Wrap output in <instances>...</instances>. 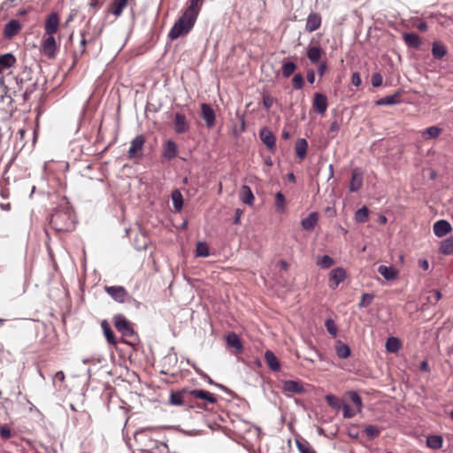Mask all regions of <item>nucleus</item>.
<instances>
[{
    "instance_id": "obj_59",
    "label": "nucleus",
    "mask_w": 453,
    "mask_h": 453,
    "mask_svg": "<svg viewBox=\"0 0 453 453\" xmlns=\"http://www.w3.org/2000/svg\"><path fill=\"white\" fill-rule=\"evenodd\" d=\"M418 264L424 271H427L429 269V262L427 259H418Z\"/></svg>"
},
{
    "instance_id": "obj_42",
    "label": "nucleus",
    "mask_w": 453,
    "mask_h": 453,
    "mask_svg": "<svg viewBox=\"0 0 453 453\" xmlns=\"http://www.w3.org/2000/svg\"><path fill=\"white\" fill-rule=\"evenodd\" d=\"M296 69V65L292 62L288 61L283 64L282 65V75L285 78H288Z\"/></svg>"
},
{
    "instance_id": "obj_22",
    "label": "nucleus",
    "mask_w": 453,
    "mask_h": 453,
    "mask_svg": "<svg viewBox=\"0 0 453 453\" xmlns=\"http://www.w3.org/2000/svg\"><path fill=\"white\" fill-rule=\"evenodd\" d=\"M401 103V92L397 91L393 95H389L379 99L377 105H395Z\"/></svg>"
},
{
    "instance_id": "obj_14",
    "label": "nucleus",
    "mask_w": 453,
    "mask_h": 453,
    "mask_svg": "<svg viewBox=\"0 0 453 453\" xmlns=\"http://www.w3.org/2000/svg\"><path fill=\"white\" fill-rule=\"evenodd\" d=\"M313 108L319 114H324L327 109V98L321 93L314 95Z\"/></svg>"
},
{
    "instance_id": "obj_3",
    "label": "nucleus",
    "mask_w": 453,
    "mask_h": 453,
    "mask_svg": "<svg viewBox=\"0 0 453 453\" xmlns=\"http://www.w3.org/2000/svg\"><path fill=\"white\" fill-rule=\"evenodd\" d=\"M59 50L54 35H48L43 39L41 45V53L50 59L56 58L57 53Z\"/></svg>"
},
{
    "instance_id": "obj_20",
    "label": "nucleus",
    "mask_w": 453,
    "mask_h": 453,
    "mask_svg": "<svg viewBox=\"0 0 453 453\" xmlns=\"http://www.w3.org/2000/svg\"><path fill=\"white\" fill-rule=\"evenodd\" d=\"M189 395L194 398L202 399L210 403H214L217 401L214 395L206 390L195 389L190 391Z\"/></svg>"
},
{
    "instance_id": "obj_27",
    "label": "nucleus",
    "mask_w": 453,
    "mask_h": 453,
    "mask_svg": "<svg viewBox=\"0 0 453 453\" xmlns=\"http://www.w3.org/2000/svg\"><path fill=\"white\" fill-rule=\"evenodd\" d=\"M265 359L267 365L270 367V369L272 371H273V372L280 371V365L273 352H272L271 350H267L265 354Z\"/></svg>"
},
{
    "instance_id": "obj_11",
    "label": "nucleus",
    "mask_w": 453,
    "mask_h": 453,
    "mask_svg": "<svg viewBox=\"0 0 453 453\" xmlns=\"http://www.w3.org/2000/svg\"><path fill=\"white\" fill-rule=\"evenodd\" d=\"M321 22L322 19L320 14L318 12H311L306 19L305 30L309 33L314 32L320 27Z\"/></svg>"
},
{
    "instance_id": "obj_50",
    "label": "nucleus",
    "mask_w": 453,
    "mask_h": 453,
    "mask_svg": "<svg viewBox=\"0 0 453 453\" xmlns=\"http://www.w3.org/2000/svg\"><path fill=\"white\" fill-rule=\"evenodd\" d=\"M365 434L368 438L373 439L380 434V428L376 426H368L365 429Z\"/></svg>"
},
{
    "instance_id": "obj_61",
    "label": "nucleus",
    "mask_w": 453,
    "mask_h": 453,
    "mask_svg": "<svg viewBox=\"0 0 453 453\" xmlns=\"http://www.w3.org/2000/svg\"><path fill=\"white\" fill-rule=\"evenodd\" d=\"M242 214V211L241 209H236L235 210L234 219V224H239L240 223V219H241Z\"/></svg>"
},
{
    "instance_id": "obj_46",
    "label": "nucleus",
    "mask_w": 453,
    "mask_h": 453,
    "mask_svg": "<svg viewBox=\"0 0 453 453\" xmlns=\"http://www.w3.org/2000/svg\"><path fill=\"white\" fill-rule=\"evenodd\" d=\"M170 403L176 406L183 404V395L180 392H173L170 395Z\"/></svg>"
},
{
    "instance_id": "obj_51",
    "label": "nucleus",
    "mask_w": 453,
    "mask_h": 453,
    "mask_svg": "<svg viewBox=\"0 0 453 453\" xmlns=\"http://www.w3.org/2000/svg\"><path fill=\"white\" fill-rule=\"evenodd\" d=\"M293 86L296 89L303 88L304 85V80L301 73H296L292 79Z\"/></svg>"
},
{
    "instance_id": "obj_25",
    "label": "nucleus",
    "mask_w": 453,
    "mask_h": 453,
    "mask_svg": "<svg viewBox=\"0 0 453 453\" xmlns=\"http://www.w3.org/2000/svg\"><path fill=\"white\" fill-rule=\"evenodd\" d=\"M363 185V175L357 171L354 170L351 174V180L349 183V191L356 192Z\"/></svg>"
},
{
    "instance_id": "obj_36",
    "label": "nucleus",
    "mask_w": 453,
    "mask_h": 453,
    "mask_svg": "<svg viewBox=\"0 0 453 453\" xmlns=\"http://www.w3.org/2000/svg\"><path fill=\"white\" fill-rule=\"evenodd\" d=\"M432 53L435 58L441 59L447 54V50L441 42H434L432 46Z\"/></svg>"
},
{
    "instance_id": "obj_6",
    "label": "nucleus",
    "mask_w": 453,
    "mask_h": 453,
    "mask_svg": "<svg viewBox=\"0 0 453 453\" xmlns=\"http://www.w3.org/2000/svg\"><path fill=\"white\" fill-rule=\"evenodd\" d=\"M104 290L118 303H124L128 296L126 288L121 286H106Z\"/></svg>"
},
{
    "instance_id": "obj_43",
    "label": "nucleus",
    "mask_w": 453,
    "mask_h": 453,
    "mask_svg": "<svg viewBox=\"0 0 453 453\" xmlns=\"http://www.w3.org/2000/svg\"><path fill=\"white\" fill-rule=\"evenodd\" d=\"M196 250L199 257H206L210 255L208 245L203 242H197Z\"/></svg>"
},
{
    "instance_id": "obj_37",
    "label": "nucleus",
    "mask_w": 453,
    "mask_h": 453,
    "mask_svg": "<svg viewBox=\"0 0 453 453\" xmlns=\"http://www.w3.org/2000/svg\"><path fill=\"white\" fill-rule=\"evenodd\" d=\"M101 326L103 328L104 336H105L108 343L116 345L117 342L115 340L114 334H113L112 330L111 329V327L109 326L108 323L105 320H104L101 323Z\"/></svg>"
},
{
    "instance_id": "obj_23",
    "label": "nucleus",
    "mask_w": 453,
    "mask_h": 453,
    "mask_svg": "<svg viewBox=\"0 0 453 453\" xmlns=\"http://www.w3.org/2000/svg\"><path fill=\"white\" fill-rule=\"evenodd\" d=\"M177 153L178 150L176 143L172 140L167 141L164 147L163 157L168 160H172L176 157Z\"/></svg>"
},
{
    "instance_id": "obj_12",
    "label": "nucleus",
    "mask_w": 453,
    "mask_h": 453,
    "mask_svg": "<svg viewBox=\"0 0 453 453\" xmlns=\"http://www.w3.org/2000/svg\"><path fill=\"white\" fill-rule=\"evenodd\" d=\"M260 139L263 143L271 151L275 150V136L271 130L266 127H264L259 132Z\"/></svg>"
},
{
    "instance_id": "obj_63",
    "label": "nucleus",
    "mask_w": 453,
    "mask_h": 453,
    "mask_svg": "<svg viewBox=\"0 0 453 453\" xmlns=\"http://www.w3.org/2000/svg\"><path fill=\"white\" fill-rule=\"evenodd\" d=\"M55 379L63 381L65 380V373L62 371L57 372Z\"/></svg>"
},
{
    "instance_id": "obj_53",
    "label": "nucleus",
    "mask_w": 453,
    "mask_h": 453,
    "mask_svg": "<svg viewBox=\"0 0 453 453\" xmlns=\"http://www.w3.org/2000/svg\"><path fill=\"white\" fill-rule=\"evenodd\" d=\"M349 398L350 400L356 404L357 407V411H360L362 409V399L359 396V395L355 391L349 392Z\"/></svg>"
},
{
    "instance_id": "obj_2",
    "label": "nucleus",
    "mask_w": 453,
    "mask_h": 453,
    "mask_svg": "<svg viewBox=\"0 0 453 453\" xmlns=\"http://www.w3.org/2000/svg\"><path fill=\"white\" fill-rule=\"evenodd\" d=\"M50 224L57 232L72 231L75 226V217L72 209L65 205L54 211Z\"/></svg>"
},
{
    "instance_id": "obj_47",
    "label": "nucleus",
    "mask_w": 453,
    "mask_h": 453,
    "mask_svg": "<svg viewBox=\"0 0 453 453\" xmlns=\"http://www.w3.org/2000/svg\"><path fill=\"white\" fill-rule=\"evenodd\" d=\"M441 293L440 290L434 289L428 293L426 300L431 304H435L441 298Z\"/></svg>"
},
{
    "instance_id": "obj_38",
    "label": "nucleus",
    "mask_w": 453,
    "mask_h": 453,
    "mask_svg": "<svg viewBox=\"0 0 453 453\" xmlns=\"http://www.w3.org/2000/svg\"><path fill=\"white\" fill-rule=\"evenodd\" d=\"M368 218H369V210L365 206L361 207L355 213V220L358 223L366 222Z\"/></svg>"
},
{
    "instance_id": "obj_41",
    "label": "nucleus",
    "mask_w": 453,
    "mask_h": 453,
    "mask_svg": "<svg viewBox=\"0 0 453 453\" xmlns=\"http://www.w3.org/2000/svg\"><path fill=\"white\" fill-rule=\"evenodd\" d=\"M286 200L285 196L281 192H278L275 195V208L279 212H283L285 210Z\"/></svg>"
},
{
    "instance_id": "obj_7",
    "label": "nucleus",
    "mask_w": 453,
    "mask_h": 453,
    "mask_svg": "<svg viewBox=\"0 0 453 453\" xmlns=\"http://www.w3.org/2000/svg\"><path fill=\"white\" fill-rule=\"evenodd\" d=\"M21 28L22 25L19 20L11 19L4 27V37L7 40H11L20 32Z\"/></svg>"
},
{
    "instance_id": "obj_10",
    "label": "nucleus",
    "mask_w": 453,
    "mask_h": 453,
    "mask_svg": "<svg viewBox=\"0 0 453 453\" xmlns=\"http://www.w3.org/2000/svg\"><path fill=\"white\" fill-rule=\"evenodd\" d=\"M433 231L435 236L443 237L452 231L450 223L445 219L436 221L433 226Z\"/></svg>"
},
{
    "instance_id": "obj_34",
    "label": "nucleus",
    "mask_w": 453,
    "mask_h": 453,
    "mask_svg": "<svg viewBox=\"0 0 453 453\" xmlns=\"http://www.w3.org/2000/svg\"><path fill=\"white\" fill-rule=\"evenodd\" d=\"M441 133V128L433 126L424 129L421 132L422 137L426 140L438 137Z\"/></svg>"
},
{
    "instance_id": "obj_9",
    "label": "nucleus",
    "mask_w": 453,
    "mask_h": 453,
    "mask_svg": "<svg viewBox=\"0 0 453 453\" xmlns=\"http://www.w3.org/2000/svg\"><path fill=\"white\" fill-rule=\"evenodd\" d=\"M59 27V16L56 12L50 13L45 21L44 29L47 35H54Z\"/></svg>"
},
{
    "instance_id": "obj_15",
    "label": "nucleus",
    "mask_w": 453,
    "mask_h": 453,
    "mask_svg": "<svg viewBox=\"0 0 453 453\" xmlns=\"http://www.w3.org/2000/svg\"><path fill=\"white\" fill-rule=\"evenodd\" d=\"M282 389L285 393L302 394L304 392L303 384L297 380L283 381Z\"/></svg>"
},
{
    "instance_id": "obj_19",
    "label": "nucleus",
    "mask_w": 453,
    "mask_h": 453,
    "mask_svg": "<svg viewBox=\"0 0 453 453\" xmlns=\"http://www.w3.org/2000/svg\"><path fill=\"white\" fill-rule=\"evenodd\" d=\"M239 198L243 203L247 205H253L255 200L251 188L247 185H242L241 187Z\"/></svg>"
},
{
    "instance_id": "obj_28",
    "label": "nucleus",
    "mask_w": 453,
    "mask_h": 453,
    "mask_svg": "<svg viewBox=\"0 0 453 453\" xmlns=\"http://www.w3.org/2000/svg\"><path fill=\"white\" fill-rule=\"evenodd\" d=\"M226 343L229 347L234 348L238 352L243 349L240 337L235 333H230L226 336Z\"/></svg>"
},
{
    "instance_id": "obj_39",
    "label": "nucleus",
    "mask_w": 453,
    "mask_h": 453,
    "mask_svg": "<svg viewBox=\"0 0 453 453\" xmlns=\"http://www.w3.org/2000/svg\"><path fill=\"white\" fill-rule=\"evenodd\" d=\"M172 200L174 209L178 211H180L183 206V198L181 193L179 190H174L172 193Z\"/></svg>"
},
{
    "instance_id": "obj_44",
    "label": "nucleus",
    "mask_w": 453,
    "mask_h": 453,
    "mask_svg": "<svg viewBox=\"0 0 453 453\" xmlns=\"http://www.w3.org/2000/svg\"><path fill=\"white\" fill-rule=\"evenodd\" d=\"M296 445L300 453H316L314 449L310 445L308 441H296Z\"/></svg>"
},
{
    "instance_id": "obj_26",
    "label": "nucleus",
    "mask_w": 453,
    "mask_h": 453,
    "mask_svg": "<svg viewBox=\"0 0 453 453\" xmlns=\"http://www.w3.org/2000/svg\"><path fill=\"white\" fill-rule=\"evenodd\" d=\"M323 53V50L319 46H310L307 49V58L312 64L319 63Z\"/></svg>"
},
{
    "instance_id": "obj_48",
    "label": "nucleus",
    "mask_w": 453,
    "mask_h": 453,
    "mask_svg": "<svg viewBox=\"0 0 453 453\" xmlns=\"http://www.w3.org/2000/svg\"><path fill=\"white\" fill-rule=\"evenodd\" d=\"M373 298H374V296L372 294H367V293L363 294L361 296V300L358 303V306L360 308L369 306L372 303Z\"/></svg>"
},
{
    "instance_id": "obj_29",
    "label": "nucleus",
    "mask_w": 453,
    "mask_h": 453,
    "mask_svg": "<svg viewBox=\"0 0 453 453\" xmlns=\"http://www.w3.org/2000/svg\"><path fill=\"white\" fill-rule=\"evenodd\" d=\"M402 347L401 342L398 338L390 336L387 339L385 348L388 352L396 353Z\"/></svg>"
},
{
    "instance_id": "obj_62",
    "label": "nucleus",
    "mask_w": 453,
    "mask_h": 453,
    "mask_svg": "<svg viewBox=\"0 0 453 453\" xmlns=\"http://www.w3.org/2000/svg\"><path fill=\"white\" fill-rule=\"evenodd\" d=\"M340 129V125L339 123L335 120V121H333L330 125V128L329 130L331 132H337L338 130Z\"/></svg>"
},
{
    "instance_id": "obj_56",
    "label": "nucleus",
    "mask_w": 453,
    "mask_h": 453,
    "mask_svg": "<svg viewBox=\"0 0 453 453\" xmlns=\"http://www.w3.org/2000/svg\"><path fill=\"white\" fill-rule=\"evenodd\" d=\"M273 99L270 96H264L263 105L265 109H270L273 106Z\"/></svg>"
},
{
    "instance_id": "obj_1",
    "label": "nucleus",
    "mask_w": 453,
    "mask_h": 453,
    "mask_svg": "<svg viewBox=\"0 0 453 453\" xmlns=\"http://www.w3.org/2000/svg\"><path fill=\"white\" fill-rule=\"evenodd\" d=\"M203 4V0H188V5L169 32L172 40L187 35L194 27Z\"/></svg>"
},
{
    "instance_id": "obj_58",
    "label": "nucleus",
    "mask_w": 453,
    "mask_h": 453,
    "mask_svg": "<svg viewBox=\"0 0 453 453\" xmlns=\"http://www.w3.org/2000/svg\"><path fill=\"white\" fill-rule=\"evenodd\" d=\"M351 82L356 87H358L361 84V77L358 73L356 72L352 73Z\"/></svg>"
},
{
    "instance_id": "obj_64",
    "label": "nucleus",
    "mask_w": 453,
    "mask_h": 453,
    "mask_svg": "<svg viewBox=\"0 0 453 453\" xmlns=\"http://www.w3.org/2000/svg\"><path fill=\"white\" fill-rule=\"evenodd\" d=\"M427 24L426 22H420L418 25V29L420 31H426L427 30Z\"/></svg>"
},
{
    "instance_id": "obj_35",
    "label": "nucleus",
    "mask_w": 453,
    "mask_h": 453,
    "mask_svg": "<svg viewBox=\"0 0 453 453\" xmlns=\"http://www.w3.org/2000/svg\"><path fill=\"white\" fill-rule=\"evenodd\" d=\"M308 148L307 141L303 138L299 139L296 144V154L300 159H303L306 156Z\"/></svg>"
},
{
    "instance_id": "obj_24",
    "label": "nucleus",
    "mask_w": 453,
    "mask_h": 453,
    "mask_svg": "<svg viewBox=\"0 0 453 453\" xmlns=\"http://www.w3.org/2000/svg\"><path fill=\"white\" fill-rule=\"evenodd\" d=\"M174 129L176 133L182 134L188 129V125L186 121V118L181 113H176L174 116Z\"/></svg>"
},
{
    "instance_id": "obj_33",
    "label": "nucleus",
    "mask_w": 453,
    "mask_h": 453,
    "mask_svg": "<svg viewBox=\"0 0 453 453\" xmlns=\"http://www.w3.org/2000/svg\"><path fill=\"white\" fill-rule=\"evenodd\" d=\"M443 440L440 435H429L426 437V445L433 449H439L442 447Z\"/></svg>"
},
{
    "instance_id": "obj_30",
    "label": "nucleus",
    "mask_w": 453,
    "mask_h": 453,
    "mask_svg": "<svg viewBox=\"0 0 453 453\" xmlns=\"http://www.w3.org/2000/svg\"><path fill=\"white\" fill-rule=\"evenodd\" d=\"M439 251L446 256L453 255V235L444 239L441 242Z\"/></svg>"
},
{
    "instance_id": "obj_45",
    "label": "nucleus",
    "mask_w": 453,
    "mask_h": 453,
    "mask_svg": "<svg viewBox=\"0 0 453 453\" xmlns=\"http://www.w3.org/2000/svg\"><path fill=\"white\" fill-rule=\"evenodd\" d=\"M325 326L327 332L333 336L336 337L338 333V328L335 322L332 319H327L325 321Z\"/></svg>"
},
{
    "instance_id": "obj_54",
    "label": "nucleus",
    "mask_w": 453,
    "mask_h": 453,
    "mask_svg": "<svg viewBox=\"0 0 453 453\" xmlns=\"http://www.w3.org/2000/svg\"><path fill=\"white\" fill-rule=\"evenodd\" d=\"M383 79L380 73H374L372 75V85L375 88L380 87L382 84Z\"/></svg>"
},
{
    "instance_id": "obj_5",
    "label": "nucleus",
    "mask_w": 453,
    "mask_h": 453,
    "mask_svg": "<svg viewBox=\"0 0 453 453\" xmlns=\"http://www.w3.org/2000/svg\"><path fill=\"white\" fill-rule=\"evenodd\" d=\"M114 326L115 328L121 333L123 336H131L134 334V330L130 325V323L127 320V319L123 315H117L114 317Z\"/></svg>"
},
{
    "instance_id": "obj_49",
    "label": "nucleus",
    "mask_w": 453,
    "mask_h": 453,
    "mask_svg": "<svg viewBox=\"0 0 453 453\" xmlns=\"http://www.w3.org/2000/svg\"><path fill=\"white\" fill-rule=\"evenodd\" d=\"M326 403L333 408L339 410L342 403L333 395H327L326 396Z\"/></svg>"
},
{
    "instance_id": "obj_55",
    "label": "nucleus",
    "mask_w": 453,
    "mask_h": 453,
    "mask_svg": "<svg viewBox=\"0 0 453 453\" xmlns=\"http://www.w3.org/2000/svg\"><path fill=\"white\" fill-rule=\"evenodd\" d=\"M0 436L3 439H9L12 436V431L7 426H3L0 427Z\"/></svg>"
},
{
    "instance_id": "obj_8",
    "label": "nucleus",
    "mask_w": 453,
    "mask_h": 453,
    "mask_svg": "<svg viewBox=\"0 0 453 453\" xmlns=\"http://www.w3.org/2000/svg\"><path fill=\"white\" fill-rule=\"evenodd\" d=\"M347 273L342 267H336L333 269L329 275V288L335 289L340 283L344 281Z\"/></svg>"
},
{
    "instance_id": "obj_4",
    "label": "nucleus",
    "mask_w": 453,
    "mask_h": 453,
    "mask_svg": "<svg viewBox=\"0 0 453 453\" xmlns=\"http://www.w3.org/2000/svg\"><path fill=\"white\" fill-rule=\"evenodd\" d=\"M145 143V137L142 134L135 136L132 141L128 150V158L137 159L142 155V150Z\"/></svg>"
},
{
    "instance_id": "obj_17",
    "label": "nucleus",
    "mask_w": 453,
    "mask_h": 453,
    "mask_svg": "<svg viewBox=\"0 0 453 453\" xmlns=\"http://www.w3.org/2000/svg\"><path fill=\"white\" fill-rule=\"evenodd\" d=\"M16 58L12 53L0 55V73L13 67L16 64Z\"/></svg>"
},
{
    "instance_id": "obj_52",
    "label": "nucleus",
    "mask_w": 453,
    "mask_h": 453,
    "mask_svg": "<svg viewBox=\"0 0 453 453\" xmlns=\"http://www.w3.org/2000/svg\"><path fill=\"white\" fill-rule=\"evenodd\" d=\"M343 412V417L346 418H350L356 415V411L348 404L342 403L341 408Z\"/></svg>"
},
{
    "instance_id": "obj_18",
    "label": "nucleus",
    "mask_w": 453,
    "mask_h": 453,
    "mask_svg": "<svg viewBox=\"0 0 453 453\" xmlns=\"http://www.w3.org/2000/svg\"><path fill=\"white\" fill-rule=\"evenodd\" d=\"M319 221V214L315 211L311 212L306 218L301 221V226L303 230L312 231Z\"/></svg>"
},
{
    "instance_id": "obj_32",
    "label": "nucleus",
    "mask_w": 453,
    "mask_h": 453,
    "mask_svg": "<svg viewBox=\"0 0 453 453\" xmlns=\"http://www.w3.org/2000/svg\"><path fill=\"white\" fill-rule=\"evenodd\" d=\"M335 351H336L338 357H340V358H347L350 355L349 347L341 341L336 342Z\"/></svg>"
},
{
    "instance_id": "obj_21",
    "label": "nucleus",
    "mask_w": 453,
    "mask_h": 453,
    "mask_svg": "<svg viewBox=\"0 0 453 453\" xmlns=\"http://www.w3.org/2000/svg\"><path fill=\"white\" fill-rule=\"evenodd\" d=\"M130 0H113L110 4V12L116 18L121 16L124 9L127 6Z\"/></svg>"
},
{
    "instance_id": "obj_40",
    "label": "nucleus",
    "mask_w": 453,
    "mask_h": 453,
    "mask_svg": "<svg viewBox=\"0 0 453 453\" xmlns=\"http://www.w3.org/2000/svg\"><path fill=\"white\" fill-rule=\"evenodd\" d=\"M334 264V260L328 255H324L317 261V265L320 268L326 269Z\"/></svg>"
},
{
    "instance_id": "obj_31",
    "label": "nucleus",
    "mask_w": 453,
    "mask_h": 453,
    "mask_svg": "<svg viewBox=\"0 0 453 453\" xmlns=\"http://www.w3.org/2000/svg\"><path fill=\"white\" fill-rule=\"evenodd\" d=\"M403 40L408 46L413 47L415 49H418L421 44L419 36L415 33L404 34Z\"/></svg>"
},
{
    "instance_id": "obj_16",
    "label": "nucleus",
    "mask_w": 453,
    "mask_h": 453,
    "mask_svg": "<svg viewBox=\"0 0 453 453\" xmlns=\"http://www.w3.org/2000/svg\"><path fill=\"white\" fill-rule=\"evenodd\" d=\"M378 273L387 280H394L399 275V271L392 265H380L378 267Z\"/></svg>"
},
{
    "instance_id": "obj_57",
    "label": "nucleus",
    "mask_w": 453,
    "mask_h": 453,
    "mask_svg": "<svg viewBox=\"0 0 453 453\" xmlns=\"http://www.w3.org/2000/svg\"><path fill=\"white\" fill-rule=\"evenodd\" d=\"M327 71V65L326 62H321L319 63V66H318V69H317V72H318V74L322 77L326 72Z\"/></svg>"
},
{
    "instance_id": "obj_13",
    "label": "nucleus",
    "mask_w": 453,
    "mask_h": 453,
    "mask_svg": "<svg viewBox=\"0 0 453 453\" xmlns=\"http://www.w3.org/2000/svg\"><path fill=\"white\" fill-rule=\"evenodd\" d=\"M201 115L206 123L208 127H211L215 124V112L211 105L207 104H202L201 105Z\"/></svg>"
},
{
    "instance_id": "obj_60",
    "label": "nucleus",
    "mask_w": 453,
    "mask_h": 453,
    "mask_svg": "<svg viewBox=\"0 0 453 453\" xmlns=\"http://www.w3.org/2000/svg\"><path fill=\"white\" fill-rule=\"evenodd\" d=\"M307 81L309 83L312 84L315 81V73L313 70H309L307 72Z\"/></svg>"
}]
</instances>
